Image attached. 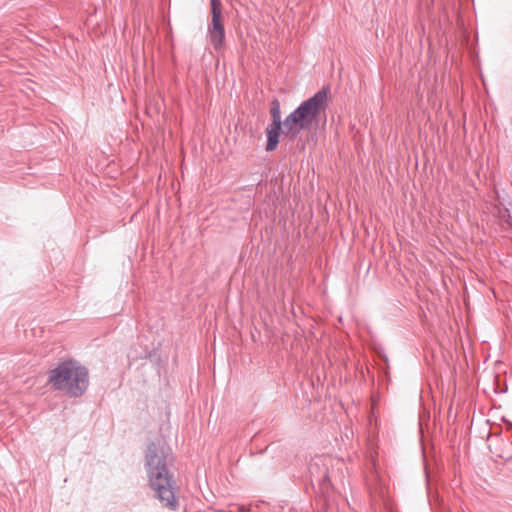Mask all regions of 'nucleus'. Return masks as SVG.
<instances>
[{
	"instance_id": "f257e3e1",
	"label": "nucleus",
	"mask_w": 512,
	"mask_h": 512,
	"mask_svg": "<svg viewBox=\"0 0 512 512\" xmlns=\"http://www.w3.org/2000/svg\"><path fill=\"white\" fill-rule=\"evenodd\" d=\"M173 460L172 450L164 442L156 441L147 445L144 467L149 486L154 491V497L171 511L177 510L179 506L176 480L169 469Z\"/></svg>"
},
{
	"instance_id": "f03ea898",
	"label": "nucleus",
	"mask_w": 512,
	"mask_h": 512,
	"mask_svg": "<svg viewBox=\"0 0 512 512\" xmlns=\"http://www.w3.org/2000/svg\"><path fill=\"white\" fill-rule=\"evenodd\" d=\"M330 102V87L323 86L313 96L301 102L284 119L283 134L294 139L302 131L309 129L322 114L325 115Z\"/></svg>"
},
{
	"instance_id": "7ed1b4c3",
	"label": "nucleus",
	"mask_w": 512,
	"mask_h": 512,
	"mask_svg": "<svg viewBox=\"0 0 512 512\" xmlns=\"http://www.w3.org/2000/svg\"><path fill=\"white\" fill-rule=\"evenodd\" d=\"M48 382L56 390L64 391L69 397L78 398L88 388V369L76 360H61L55 368L49 370Z\"/></svg>"
},
{
	"instance_id": "20e7f679",
	"label": "nucleus",
	"mask_w": 512,
	"mask_h": 512,
	"mask_svg": "<svg viewBox=\"0 0 512 512\" xmlns=\"http://www.w3.org/2000/svg\"><path fill=\"white\" fill-rule=\"evenodd\" d=\"M211 23L207 28L209 41L215 50H220L225 43V28L222 21V5L220 0H210Z\"/></svg>"
},
{
	"instance_id": "39448f33",
	"label": "nucleus",
	"mask_w": 512,
	"mask_h": 512,
	"mask_svg": "<svg viewBox=\"0 0 512 512\" xmlns=\"http://www.w3.org/2000/svg\"><path fill=\"white\" fill-rule=\"evenodd\" d=\"M310 480L313 485L317 484L322 490L329 487L328 467L323 457L311 459L308 465Z\"/></svg>"
},
{
	"instance_id": "423d86ee",
	"label": "nucleus",
	"mask_w": 512,
	"mask_h": 512,
	"mask_svg": "<svg viewBox=\"0 0 512 512\" xmlns=\"http://www.w3.org/2000/svg\"><path fill=\"white\" fill-rule=\"evenodd\" d=\"M284 121L272 119V122L266 128V151L272 152L274 151L280 141V135L284 130Z\"/></svg>"
},
{
	"instance_id": "0eeeda50",
	"label": "nucleus",
	"mask_w": 512,
	"mask_h": 512,
	"mask_svg": "<svg viewBox=\"0 0 512 512\" xmlns=\"http://www.w3.org/2000/svg\"><path fill=\"white\" fill-rule=\"evenodd\" d=\"M270 114L272 119L282 120L281 119V107L280 103L277 99L273 100L270 107Z\"/></svg>"
}]
</instances>
